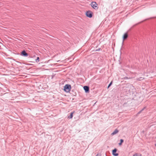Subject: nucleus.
Instances as JSON below:
<instances>
[{
	"instance_id": "nucleus-12",
	"label": "nucleus",
	"mask_w": 156,
	"mask_h": 156,
	"mask_svg": "<svg viewBox=\"0 0 156 156\" xmlns=\"http://www.w3.org/2000/svg\"><path fill=\"white\" fill-rule=\"evenodd\" d=\"M146 108V107H144L142 109L140 110L138 113L137 114H139L140 113L144 110Z\"/></svg>"
},
{
	"instance_id": "nucleus-6",
	"label": "nucleus",
	"mask_w": 156,
	"mask_h": 156,
	"mask_svg": "<svg viewBox=\"0 0 156 156\" xmlns=\"http://www.w3.org/2000/svg\"><path fill=\"white\" fill-rule=\"evenodd\" d=\"M83 89L86 93H88L89 91V87L87 86H84Z\"/></svg>"
},
{
	"instance_id": "nucleus-8",
	"label": "nucleus",
	"mask_w": 156,
	"mask_h": 156,
	"mask_svg": "<svg viewBox=\"0 0 156 156\" xmlns=\"http://www.w3.org/2000/svg\"><path fill=\"white\" fill-rule=\"evenodd\" d=\"M118 132L119 130L117 129H115L114 131L112 133L111 135H113L117 133Z\"/></svg>"
},
{
	"instance_id": "nucleus-18",
	"label": "nucleus",
	"mask_w": 156,
	"mask_h": 156,
	"mask_svg": "<svg viewBox=\"0 0 156 156\" xmlns=\"http://www.w3.org/2000/svg\"><path fill=\"white\" fill-rule=\"evenodd\" d=\"M96 156H98V154H97Z\"/></svg>"
},
{
	"instance_id": "nucleus-13",
	"label": "nucleus",
	"mask_w": 156,
	"mask_h": 156,
	"mask_svg": "<svg viewBox=\"0 0 156 156\" xmlns=\"http://www.w3.org/2000/svg\"><path fill=\"white\" fill-rule=\"evenodd\" d=\"M36 62H39V58L38 57H37V59L35 60Z\"/></svg>"
},
{
	"instance_id": "nucleus-4",
	"label": "nucleus",
	"mask_w": 156,
	"mask_h": 156,
	"mask_svg": "<svg viewBox=\"0 0 156 156\" xmlns=\"http://www.w3.org/2000/svg\"><path fill=\"white\" fill-rule=\"evenodd\" d=\"M117 151V149L116 148H115L114 149L112 150V154L113 155H114V156H118L119 155L118 153H116Z\"/></svg>"
},
{
	"instance_id": "nucleus-3",
	"label": "nucleus",
	"mask_w": 156,
	"mask_h": 156,
	"mask_svg": "<svg viewBox=\"0 0 156 156\" xmlns=\"http://www.w3.org/2000/svg\"><path fill=\"white\" fill-rule=\"evenodd\" d=\"M86 15L87 17L91 18L93 16V12L91 11L88 10L87 11Z\"/></svg>"
},
{
	"instance_id": "nucleus-19",
	"label": "nucleus",
	"mask_w": 156,
	"mask_h": 156,
	"mask_svg": "<svg viewBox=\"0 0 156 156\" xmlns=\"http://www.w3.org/2000/svg\"><path fill=\"white\" fill-rule=\"evenodd\" d=\"M155 146H156V144H155Z\"/></svg>"
},
{
	"instance_id": "nucleus-11",
	"label": "nucleus",
	"mask_w": 156,
	"mask_h": 156,
	"mask_svg": "<svg viewBox=\"0 0 156 156\" xmlns=\"http://www.w3.org/2000/svg\"><path fill=\"white\" fill-rule=\"evenodd\" d=\"M124 140L122 139H121L120 140V142L119 144V145H122V143L123 142Z\"/></svg>"
},
{
	"instance_id": "nucleus-7",
	"label": "nucleus",
	"mask_w": 156,
	"mask_h": 156,
	"mask_svg": "<svg viewBox=\"0 0 156 156\" xmlns=\"http://www.w3.org/2000/svg\"><path fill=\"white\" fill-rule=\"evenodd\" d=\"M128 37V34L127 33H125L123 36V40L126 39Z\"/></svg>"
},
{
	"instance_id": "nucleus-15",
	"label": "nucleus",
	"mask_w": 156,
	"mask_h": 156,
	"mask_svg": "<svg viewBox=\"0 0 156 156\" xmlns=\"http://www.w3.org/2000/svg\"><path fill=\"white\" fill-rule=\"evenodd\" d=\"M112 81L111 82H110V83L108 85V87H109L111 86V85H112Z\"/></svg>"
},
{
	"instance_id": "nucleus-10",
	"label": "nucleus",
	"mask_w": 156,
	"mask_h": 156,
	"mask_svg": "<svg viewBox=\"0 0 156 156\" xmlns=\"http://www.w3.org/2000/svg\"><path fill=\"white\" fill-rule=\"evenodd\" d=\"M144 79V78L143 77H140L138 78H137L136 79V80L137 81H139L140 80H143Z\"/></svg>"
},
{
	"instance_id": "nucleus-14",
	"label": "nucleus",
	"mask_w": 156,
	"mask_h": 156,
	"mask_svg": "<svg viewBox=\"0 0 156 156\" xmlns=\"http://www.w3.org/2000/svg\"><path fill=\"white\" fill-rule=\"evenodd\" d=\"M133 156H142L141 154H140V155H138L137 154H135L133 155Z\"/></svg>"
},
{
	"instance_id": "nucleus-9",
	"label": "nucleus",
	"mask_w": 156,
	"mask_h": 156,
	"mask_svg": "<svg viewBox=\"0 0 156 156\" xmlns=\"http://www.w3.org/2000/svg\"><path fill=\"white\" fill-rule=\"evenodd\" d=\"M74 112H72L70 113V115L68 116V118L70 119H72L73 117V114Z\"/></svg>"
},
{
	"instance_id": "nucleus-16",
	"label": "nucleus",
	"mask_w": 156,
	"mask_h": 156,
	"mask_svg": "<svg viewBox=\"0 0 156 156\" xmlns=\"http://www.w3.org/2000/svg\"><path fill=\"white\" fill-rule=\"evenodd\" d=\"M123 79H130V77L129 78H128L127 77H125Z\"/></svg>"
},
{
	"instance_id": "nucleus-2",
	"label": "nucleus",
	"mask_w": 156,
	"mask_h": 156,
	"mask_svg": "<svg viewBox=\"0 0 156 156\" xmlns=\"http://www.w3.org/2000/svg\"><path fill=\"white\" fill-rule=\"evenodd\" d=\"M91 5L92 7L95 9H97L98 8V4L96 2H92L91 3Z\"/></svg>"
},
{
	"instance_id": "nucleus-17",
	"label": "nucleus",
	"mask_w": 156,
	"mask_h": 156,
	"mask_svg": "<svg viewBox=\"0 0 156 156\" xmlns=\"http://www.w3.org/2000/svg\"><path fill=\"white\" fill-rule=\"evenodd\" d=\"M100 48H99L98 49H97L96 51H98L100 50Z\"/></svg>"
},
{
	"instance_id": "nucleus-5",
	"label": "nucleus",
	"mask_w": 156,
	"mask_h": 156,
	"mask_svg": "<svg viewBox=\"0 0 156 156\" xmlns=\"http://www.w3.org/2000/svg\"><path fill=\"white\" fill-rule=\"evenodd\" d=\"M21 55L22 56L25 57H27L28 55V54L27 53L25 50H23L22 51L21 53Z\"/></svg>"
},
{
	"instance_id": "nucleus-1",
	"label": "nucleus",
	"mask_w": 156,
	"mask_h": 156,
	"mask_svg": "<svg viewBox=\"0 0 156 156\" xmlns=\"http://www.w3.org/2000/svg\"><path fill=\"white\" fill-rule=\"evenodd\" d=\"M71 89V86L70 85L66 84L64 87V90L65 91L68 92Z\"/></svg>"
}]
</instances>
